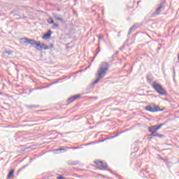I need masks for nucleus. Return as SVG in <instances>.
I'll return each instance as SVG.
<instances>
[{
	"mask_svg": "<svg viewBox=\"0 0 179 179\" xmlns=\"http://www.w3.org/2000/svg\"><path fill=\"white\" fill-rule=\"evenodd\" d=\"M110 68V64L107 62H102L99 65V68L97 70L96 76L100 78L101 79H103L106 75H107V71Z\"/></svg>",
	"mask_w": 179,
	"mask_h": 179,
	"instance_id": "f257e3e1",
	"label": "nucleus"
},
{
	"mask_svg": "<svg viewBox=\"0 0 179 179\" xmlns=\"http://www.w3.org/2000/svg\"><path fill=\"white\" fill-rule=\"evenodd\" d=\"M152 87L155 90V92H157L158 94H161V96H166V94H167L166 90H164V88H163V86H162V85H160L159 83L153 82Z\"/></svg>",
	"mask_w": 179,
	"mask_h": 179,
	"instance_id": "f03ea898",
	"label": "nucleus"
},
{
	"mask_svg": "<svg viewBox=\"0 0 179 179\" xmlns=\"http://www.w3.org/2000/svg\"><path fill=\"white\" fill-rule=\"evenodd\" d=\"M145 110L147 111H150V113H157L159 111H163L162 109H160L159 106H156L155 104H151L145 106Z\"/></svg>",
	"mask_w": 179,
	"mask_h": 179,
	"instance_id": "7ed1b4c3",
	"label": "nucleus"
},
{
	"mask_svg": "<svg viewBox=\"0 0 179 179\" xmlns=\"http://www.w3.org/2000/svg\"><path fill=\"white\" fill-rule=\"evenodd\" d=\"M21 40L24 41V43L31 44L34 48H36L37 50V44H38V41L37 42L34 39H29L27 38H22Z\"/></svg>",
	"mask_w": 179,
	"mask_h": 179,
	"instance_id": "20e7f679",
	"label": "nucleus"
},
{
	"mask_svg": "<svg viewBox=\"0 0 179 179\" xmlns=\"http://www.w3.org/2000/svg\"><path fill=\"white\" fill-rule=\"evenodd\" d=\"M162 10H164V4L162 3L156 9L155 12L152 14L151 17H156L158 15H160V12Z\"/></svg>",
	"mask_w": 179,
	"mask_h": 179,
	"instance_id": "39448f33",
	"label": "nucleus"
},
{
	"mask_svg": "<svg viewBox=\"0 0 179 179\" xmlns=\"http://www.w3.org/2000/svg\"><path fill=\"white\" fill-rule=\"evenodd\" d=\"M94 164H96L99 170H105L107 169V163L102 161H95Z\"/></svg>",
	"mask_w": 179,
	"mask_h": 179,
	"instance_id": "423d86ee",
	"label": "nucleus"
},
{
	"mask_svg": "<svg viewBox=\"0 0 179 179\" xmlns=\"http://www.w3.org/2000/svg\"><path fill=\"white\" fill-rule=\"evenodd\" d=\"M37 50L38 51H41V50H50V47L45 45V43H41V42L38 41V44H37Z\"/></svg>",
	"mask_w": 179,
	"mask_h": 179,
	"instance_id": "0eeeda50",
	"label": "nucleus"
},
{
	"mask_svg": "<svg viewBox=\"0 0 179 179\" xmlns=\"http://www.w3.org/2000/svg\"><path fill=\"white\" fill-rule=\"evenodd\" d=\"M52 15L53 16L54 19H56V20H59V22H61V23H65V20L62 19V15L55 13H52Z\"/></svg>",
	"mask_w": 179,
	"mask_h": 179,
	"instance_id": "6e6552de",
	"label": "nucleus"
},
{
	"mask_svg": "<svg viewBox=\"0 0 179 179\" xmlns=\"http://www.w3.org/2000/svg\"><path fill=\"white\" fill-rule=\"evenodd\" d=\"M79 97H80V94L74 95V96L70 97L67 100L68 104H71V103H73V101H75V100H76L77 99H79Z\"/></svg>",
	"mask_w": 179,
	"mask_h": 179,
	"instance_id": "1a4fd4ad",
	"label": "nucleus"
},
{
	"mask_svg": "<svg viewBox=\"0 0 179 179\" xmlns=\"http://www.w3.org/2000/svg\"><path fill=\"white\" fill-rule=\"evenodd\" d=\"M51 34H52V31L48 30V32L42 36V38H43V40H48V38H51Z\"/></svg>",
	"mask_w": 179,
	"mask_h": 179,
	"instance_id": "9d476101",
	"label": "nucleus"
},
{
	"mask_svg": "<svg viewBox=\"0 0 179 179\" xmlns=\"http://www.w3.org/2000/svg\"><path fill=\"white\" fill-rule=\"evenodd\" d=\"M148 131H149V132L151 133L150 134V136H152L154 135V134H156V131H157V130L156 129V126L153 125V126L148 127Z\"/></svg>",
	"mask_w": 179,
	"mask_h": 179,
	"instance_id": "9b49d317",
	"label": "nucleus"
},
{
	"mask_svg": "<svg viewBox=\"0 0 179 179\" xmlns=\"http://www.w3.org/2000/svg\"><path fill=\"white\" fill-rule=\"evenodd\" d=\"M68 164H69V166H78V164H79V161H68Z\"/></svg>",
	"mask_w": 179,
	"mask_h": 179,
	"instance_id": "f8f14e48",
	"label": "nucleus"
},
{
	"mask_svg": "<svg viewBox=\"0 0 179 179\" xmlns=\"http://www.w3.org/2000/svg\"><path fill=\"white\" fill-rule=\"evenodd\" d=\"M152 136H155V138H164V135L157 133L154 134Z\"/></svg>",
	"mask_w": 179,
	"mask_h": 179,
	"instance_id": "ddd939ff",
	"label": "nucleus"
},
{
	"mask_svg": "<svg viewBox=\"0 0 179 179\" xmlns=\"http://www.w3.org/2000/svg\"><path fill=\"white\" fill-rule=\"evenodd\" d=\"M163 125H166V123L160 124L158 126L154 125V127H155V129H157V131H159V129H160V128H162V127H163Z\"/></svg>",
	"mask_w": 179,
	"mask_h": 179,
	"instance_id": "4468645a",
	"label": "nucleus"
},
{
	"mask_svg": "<svg viewBox=\"0 0 179 179\" xmlns=\"http://www.w3.org/2000/svg\"><path fill=\"white\" fill-rule=\"evenodd\" d=\"M47 22L49 24H53L54 20L52 19V17H49L47 19Z\"/></svg>",
	"mask_w": 179,
	"mask_h": 179,
	"instance_id": "2eb2a0df",
	"label": "nucleus"
},
{
	"mask_svg": "<svg viewBox=\"0 0 179 179\" xmlns=\"http://www.w3.org/2000/svg\"><path fill=\"white\" fill-rule=\"evenodd\" d=\"M15 173V171L13 169H12L8 175V178H11V177L13 176V173Z\"/></svg>",
	"mask_w": 179,
	"mask_h": 179,
	"instance_id": "dca6fc26",
	"label": "nucleus"
},
{
	"mask_svg": "<svg viewBox=\"0 0 179 179\" xmlns=\"http://www.w3.org/2000/svg\"><path fill=\"white\" fill-rule=\"evenodd\" d=\"M135 29H136V26H133L132 27H131L129 29V31L128 32V36H129V34H131V31H134L135 30Z\"/></svg>",
	"mask_w": 179,
	"mask_h": 179,
	"instance_id": "f3484780",
	"label": "nucleus"
},
{
	"mask_svg": "<svg viewBox=\"0 0 179 179\" xmlns=\"http://www.w3.org/2000/svg\"><path fill=\"white\" fill-rule=\"evenodd\" d=\"M37 107H38V106H37L36 105H27V108H30V109L37 108Z\"/></svg>",
	"mask_w": 179,
	"mask_h": 179,
	"instance_id": "a211bd4d",
	"label": "nucleus"
},
{
	"mask_svg": "<svg viewBox=\"0 0 179 179\" xmlns=\"http://www.w3.org/2000/svg\"><path fill=\"white\" fill-rule=\"evenodd\" d=\"M101 79V78L100 77L97 76L96 79L93 82V85H96V84L99 83V82H100Z\"/></svg>",
	"mask_w": 179,
	"mask_h": 179,
	"instance_id": "6ab92c4d",
	"label": "nucleus"
},
{
	"mask_svg": "<svg viewBox=\"0 0 179 179\" xmlns=\"http://www.w3.org/2000/svg\"><path fill=\"white\" fill-rule=\"evenodd\" d=\"M64 151V152H66V150L65 148H59V149H57L55 150V152H61V151Z\"/></svg>",
	"mask_w": 179,
	"mask_h": 179,
	"instance_id": "aec40b11",
	"label": "nucleus"
},
{
	"mask_svg": "<svg viewBox=\"0 0 179 179\" xmlns=\"http://www.w3.org/2000/svg\"><path fill=\"white\" fill-rule=\"evenodd\" d=\"M59 27V25L58 24H57V23H53V25H52V29H55L56 27Z\"/></svg>",
	"mask_w": 179,
	"mask_h": 179,
	"instance_id": "412c9836",
	"label": "nucleus"
},
{
	"mask_svg": "<svg viewBox=\"0 0 179 179\" xmlns=\"http://www.w3.org/2000/svg\"><path fill=\"white\" fill-rule=\"evenodd\" d=\"M147 80L149 83H150V82H152L153 80L152 79V78L147 76Z\"/></svg>",
	"mask_w": 179,
	"mask_h": 179,
	"instance_id": "4be33fe9",
	"label": "nucleus"
},
{
	"mask_svg": "<svg viewBox=\"0 0 179 179\" xmlns=\"http://www.w3.org/2000/svg\"><path fill=\"white\" fill-rule=\"evenodd\" d=\"M5 54H8V55H10L12 54V51L10 50H6Z\"/></svg>",
	"mask_w": 179,
	"mask_h": 179,
	"instance_id": "5701e85b",
	"label": "nucleus"
},
{
	"mask_svg": "<svg viewBox=\"0 0 179 179\" xmlns=\"http://www.w3.org/2000/svg\"><path fill=\"white\" fill-rule=\"evenodd\" d=\"M122 133H124V131H122L121 133L117 134L116 135L112 136V138H117V136H120V134H122Z\"/></svg>",
	"mask_w": 179,
	"mask_h": 179,
	"instance_id": "b1692460",
	"label": "nucleus"
},
{
	"mask_svg": "<svg viewBox=\"0 0 179 179\" xmlns=\"http://www.w3.org/2000/svg\"><path fill=\"white\" fill-rule=\"evenodd\" d=\"M166 164L167 167H171V162H166Z\"/></svg>",
	"mask_w": 179,
	"mask_h": 179,
	"instance_id": "393cba45",
	"label": "nucleus"
},
{
	"mask_svg": "<svg viewBox=\"0 0 179 179\" xmlns=\"http://www.w3.org/2000/svg\"><path fill=\"white\" fill-rule=\"evenodd\" d=\"M97 51H96V55H99V52H100V47L97 48Z\"/></svg>",
	"mask_w": 179,
	"mask_h": 179,
	"instance_id": "a878e982",
	"label": "nucleus"
},
{
	"mask_svg": "<svg viewBox=\"0 0 179 179\" xmlns=\"http://www.w3.org/2000/svg\"><path fill=\"white\" fill-rule=\"evenodd\" d=\"M57 179H66V178H64L62 176H60L57 177Z\"/></svg>",
	"mask_w": 179,
	"mask_h": 179,
	"instance_id": "bb28decb",
	"label": "nucleus"
},
{
	"mask_svg": "<svg viewBox=\"0 0 179 179\" xmlns=\"http://www.w3.org/2000/svg\"><path fill=\"white\" fill-rule=\"evenodd\" d=\"M98 38H99V40H102L103 36L99 35V36H98Z\"/></svg>",
	"mask_w": 179,
	"mask_h": 179,
	"instance_id": "cd10ccee",
	"label": "nucleus"
},
{
	"mask_svg": "<svg viewBox=\"0 0 179 179\" xmlns=\"http://www.w3.org/2000/svg\"><path fill=\"white\" fill-rule=\"evenodd\" d=\"M159 159H160L161 160H165V159H163V157H159Z\"/></svg>",
	"mask_w": 179,
	"mask_h": 179,
	"instance_id": "c85d7f7f",
	"label": "nucleus"
},
{
	"mask_svg": "<svg viewBox=\"0 0 179 179\" xmlns=\"http://www.w3.org/2000/svg\"><path fill=\"white\" fill-rule=\"evenodd\" d=\"M25 167H27V165L24 166L22 169H25Z\"/></svg>",
	"mask_w": 179,
	"mask_h": 179,
	"instance_id": "c756f323",
	"label": "nucleus"
},
{
	"mask_svg": "<svg viewBox=\"0 0 179 179\" xmlns=\"http://www.w3.org/2000/svg\"><path fill=\"white\" fill-rule=\"evenodd\" d=\"M31 92H33V90H30V93H31Z\"/></svg>",
	"mask_w": 179,
	"mask_h": 179,
	"instance_id": "7c9ffc66",
	"label": "nucleus"
},
{
	"mask_svg": "<svg viewBox=\"0 0 179 179\" xmlns=\"http://www.w3.org/2000/svg\"><path fill=\"white\" fill-rule=\"evenodd\" d=\"M178 59H179V54H178Z\"/></svg>",
	"mask_w": 179,
	"mask_h": 179,
	"instance_id": "2f4dec72",
	"label": "nucleus"
},
{
	"mask_svg": "<svg viewBox=\"0 0 179 179\" xmlns=\"http://www.w3.org/2000/svg\"><path fill=\"white\" fill-rule=\"evenodd\" d=\"M178 163H179V160H178Z\"/></svg>",
	"mask_w": 179,
	"mask_h": 179,
	"instance_id": "473e14b6",
	"label": "nucleus"
}]
</instances>
